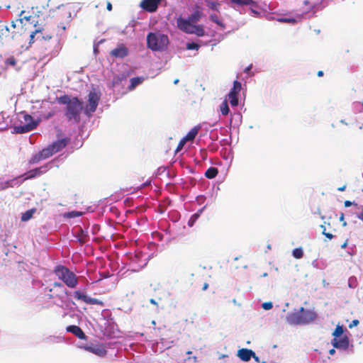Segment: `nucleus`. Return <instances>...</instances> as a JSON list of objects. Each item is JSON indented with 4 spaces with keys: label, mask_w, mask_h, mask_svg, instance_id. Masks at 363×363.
Returning <instances> with one entry per match:
<instances>
[{
    "label": "nucleus",
    "mask_w": 363,
    "mask_h": 363,
    "mask_svg": "<svg viewBox=\"0 0 363 363\" xmlns=\"http://www.w3.org/2000/svg\"><path fill=\"white\" fill-rule=\"evenodd\" d=\"M61 104L66 105L65 116L69 121L75 123L80 121V114L83 110V103L77 97L71 98L68 95H63L57 99Z\"/></svg>",
    "instance_id": "f257e3e1"
},
{
    "label": "nucleus",
    "mask_w": 363,
    "mask_h": 363,
    "mask_svg": "<svg viewBox=\"0 0 363 363\" xmlns=\"http://www.w3.org/2000/svg\"><path fill=\"white\" fill-rule=\"evenodd\" d=\"M317 318L315 312L311 310H305L301 307L298 312L289 314L286 317L287 321L291 325L308 324Z\"/></svg>",
    "instance_id": "f03ea898"
},
{
    "label": "nucleus",
    "mask_w": 363,
    "mask_h": 363,
    "mask_svg": "<svg viewBox=\"0 0 363 363\" xmlns=\"http://www.w3.org/2000/svg\"><path fill=\"white\" fill-rule=\"evenodd\" d=\"M54 273L67 287L74 289L77 286V277L67 267L57 265L54 269Z\"/></svg>",
    "instance_id": "7ed1b4c3"
},
{
    "label": "nucleus",
    "mask_w": 363,
    "mask_h": 363,
    "mask_svg": "<svg viewBox=\"0 0 363 363\" xmlns=\"http://www.w3.org/2000/svg\"><path fill=\"white\" fill-rule=\"evenodd\" d=\"M167 35L158 33H150L147 35V45L153 51H162L167 48Z\"/></svg>",
    "instance_id": "20e7f679"
},
{
    "label": "nucleus",
    "mask_w": 363,
    "mask_h": 363,
    "mask_svg": "<svg viewBox=\"0 0 363 363\" xmlns=\"http://www.w3.org/2000/svg\"><path fill=\"white\" fill-rule=\"evenodd\" d=\"M202 16V13L198 9L195 10L193 13L189 16L187 19L179 18L177 21V26L180 30L184 29V27H190L194 23H197Z\"/></svg>",
    "instance_id": "39448f33"
},
{
    "label": "nucleus",
    "mask_w": 363,
    "mask_h": 363,
    "mask_svg": "<svg viewBox=\"0 0 363 363\" xmlns=\"http://www.w3.org/2000/svg\"><path fill=\"white\" fill-rule=\"evenodd\" d=\"M99 101L100 94L96 91H90L88 95V103L84 110L85 114L90 116L94 113L96 110Z\"/></svg>",
    "instance_id": "423d86ee"
},
{
    "label": "nucleus",
    "mask_w": 363,
    "mask_h": 363,
    "mask_svg": "<svg viewBox=\"0 0 363 363\" xmlns=\"http://www.w3.org/2000/svg\"><path fill=\"white\" fill-rule=\"evenodd\" d=\"M241 89V83L237 80L234 81L233 86L227 96L232 106H237L238 105V94L240 92Z\"/></svg>",
    "instance_id": "0eeeda50"
},
{
    "label": "nucleus",
    "mask_w": 363,
    "mask_h": 363,
    "mask_svg": "<svg viewBox=\"0 0 363 363\" xmlns=\"http://www.w3.org/2000/svg\"><path fill=\"white\" fill-rule=\"evenodd\" d=\"M162 0H142L140 3V7L149 13L157 11Z\"/></svg>",
    "instance_id": "6e6552de"
},
{
    "label": "nucleus",
    "mask_w": 363,
    "mask_h": 363,
    "mask_svg": "<svg viewBox=\"0 0 363 363\" xmlns=\"http://www.w3.org/2000/svg\"><path fill=\"white\" fill-rule=\"evenodd\" d=\"M74 296L76 299L77 300H82L83 302L87 303V304H91V305H102L103 303L102 301L96 299V298H91L84 294H82L80 291H75L74 292Z\"/></svg>",
    "instance_id": "1a4fd4ad"
},
{
    "label": "nucleus",
    "mask_w": 363,
    "mask_h": 363,
    "mask_svg": "<svg viewBox=\"0 0 363 363\" xmlns=\"http://www.w3.org/2000/svg\"><path fill=\"white\" fill-rule=\"evenodd\" d=\"M333 346L338 350H345L349 347L350 340L347 336L344 335L332 340Z\"/></svg>",
    "instance_id": "9d476101"
},
{
    "label": "nucleus",
    "mask_w": 363,
    "mask_h": 363,
    "mask_svg": "<svg viewBox=\"0 0 363 363\" xmlns=\"http://www.w3.org/2000/svg\"><path fill=\"white\" fill-rule=\"evenodd\" d=\"M38 125V122H32V123H28L26 125H18L15 126L13 128V132L14 133L17 134H21L30 132L33 130H34Z\"/></svg>",
    "instance_id": "9b49d317"
},
{
    "label": "nucleus",
    "mask_w": 363,
    "mask_h": 363,
    "mask_svg": "<svg viewBox=\"0 0 363 363\" xmlns=\"http://www.w3.org/2000/svg\"><path fill=\"white\" fill-rule=\"evenodd\" d=\"M182 30L188 34H195L199 37L205 35L206 33L203 26L202 25H194L187 28L184 27V29H182Z\"/></svg>",
    "instance_id": "f8f14e48"
},
{
    "label": "nucleus",
    "mask_w": 363,
    "mask_h": 363,
    "mask_svg": "<svg viewBox=\"0 0 363 363\" xmlns=\"http://www.w3.org/2000/svg\"><path fill=\"white\" fill-rule=\"evenodd\" d=\"M128 54V48L123 45L120 44L117 48L112 50L110 55L116 58H123Z\"/></svg>",
    "instance_id": "ddd939ff"
},
{
    "label": "nucleus",
    "mask_w": 363,
    "mask_h": 363,
    "mask_svg": "<svg viewBox=\"0 0 363 363\" xmlns=\"http://www.w3.org/2000/svg\"><path fill=\"white\" fill-rule=\"evenodd\" d=\"M69 140L68 138H63L55 141L51 145H50V149L52 150V152L55 154L64 149L68 144Z\"/></svg>",
    "instance_id": "4468645a"
},
{
    "label": "nucleus",
    "mask_w": 363,
    "mask_h": 363,
    "mask_svg": "<svg viewBox=\"0 0 363 363\" xmlns=\"http://www.w3.org/2000/svg\"><path fill=\"white\" fill-rule=\"evenodd\" d=\"M86 350L98 355L99 357H104L106 354L107 351L103 345H91L86 347Z\"/></svg>",
    "instance_id": "2eb2a0df"
},
{
    "label": "nucleus",
    "mask_w": 363,
    "mask_h": 363,
    "mask_svg": "<svg viewBox=\"0 0 363 363\" xmlns=\"http://www.w3.org/2000/svg\"><path fill=\"white\" fill-rule=\"evenodd\" d=\"M254 355L255 352L252 350L242 348L238 351V357L244 362L250 361Z\"/></svg>",
    "instance_id": "dca6fc26"
},
{
    "label": "nucleus",
    "mask_w": 363,
    "mask_h": 363,
    "mask_svg": "<svg viewBox=\"0 0 363 363\" xmlns=\"http://www.w3.org/2000/svg\"><path fill=\"white\" fill-rule=\"evenodd\" d=\"M67 331L74 334L79 339L84 340L86 338V335L80 327L77 325H69L67 327Z\"/></svg>",
    "instance_id": "f3484780"
},
{
    "label": "nucleus",
    "mask_w": 363,
    "mask_h": 363,
    "mask_svg": "<svg viewBox=\"0 0 363 363\" xmlns=\"http://www.w3.org/2000/svg\"><path fill=\"white\" fill-rule=\"evenodd\" d=\"M13 35H11L10 28L6 24L0 21V39H8V38H13Z\"/></svg>",
    "instance_id": "a211bd4d"
},
{
    "label": "nucleus",
    "mask_w": 363,
    "mask_h": 363,
    "mask_svg": "<svg viewBox=\"0 0 363 363\" xmlns=\"http://www.w3.org/2000/svg\"><path fill=\"white\" fill-rule=\"evenodd\" d=\"M41 169L42 167H38L26 172L24 174H23V176H25L23 181L31 179L40 176L43 173Z\"/></svg>",
    "instance_id": "6ab92c4d"
},
{
    "label": "nucleus",
    "mask_w": 363,
    "mask_h": 363,
    "mask_svg": "<svg viewBox=\"0 0 363 363\" xmlns=\"http://www.w3.org/2000/svg\"><path fill=\"white\" fill-rule=\"evenodd\" d=\"M200 129V125H197L191 128L190 131L186 135V136L183 138V143H186L187 141L194 140Z\"/></svg>",
    "instance_id": "aec40b11"
},
{
    "label": "nucleus",
    "mask_w": 363,
    "mask_h": 363,
    "mask_svg": "<svg viewBox=\"0 0 363 363\" xmlns=\"http://www.w3.org/2000/svg\"><path fill=\"white\" fill-rule=\"evenodd\" d=\"M143 77H133L130 79V84L128 86L130 91L133 90L138 85L143 82Z\"/></svg>",
    "instance_id": "412c9836"
},
{
    "label": "nucleus",
    "mask_w": 363,
    "mask_h": 363,
    "mask_svg": "<svg viewBox=\"0 0 363 363\" xmlns=\"http://www.w3.org/2000/svg\"><path fill=\"white\" fill-rule=\"evenodd\" d=\"M218 174V169L216 167H211L205 172V176L208 179H213Z\"/></svg>",
    "instance_id": "4be33fe9"
},
{
    "label": "nucleus",
    "mask_w": 363,
    "mask_h": 363,
    "mask_svg": "<svg viewBox=\"0 0 363 363\" xmlns=\"http://www.w3.org/2000/svg\"><path fill=\"white\" fill-rule=\"evenodd\" d=\"M203 211V208H201L196 213H195L194 214H193L191 216V218H189V220L188 221V225L189 227H192L194 225V223H196L197 219L200 217V216L202 213Z\"/></svg>",
    "instance_id": "5701e85b"
},
{
    "label": "nucleus",
    "mask_w": 363,
    "mask_h": 363,
    "mask_svg": "<svg viewBox=\"0 0 363 363\" xmlns=\"http://www.w3.org/2000/svg\"><path fill=\"white\" fill-rule=\"evenodd\" d=\"M39 153L42 157L43 160L49 158L50 157L54 155V152H52V150L50 149V145L43 149L41 151L39 152Z\"/></svg>",
    "instance_id": "b1692460"
},
{
    "label": "nucleus",
    "mask_w": 363,
    "mask_h": 363,
    "mask_svg": "<svg viewBox=\"0 0 363 363\" xmlns=\"http://www.w3.org/2000/svg\"><path fill=\"white\" fill-rule=\"evenodd\" d=\"M231 2L240 6H256V3L252 0H231Z\"/></svg>",
    "instance_id": "393cba45"
},
{
    "label": "nucleus",
    "mask_w": 363,
    "mask_h": 363,
    "mask_svg": "<svg viewBox=\"0 0 363 363\" xmlns=\"http://www.w3.org/2000/svg\"><path fill=\"white\" fill-rule=\"evenodd\" d=\"M35 211H36L35 208H32V209L26 211L25 213H23L22 214L21 220L22 221H28L33 217V216Z\"/></svg>",
    "instance_id": "a878e982"
},
{
    "label": "nucleus",
    "mask_w": 363,
    "mask_h": 363,
    "mask_svg": "<svg viewBox=\"0 0 363 363\" xmlns=\"http://www.w3.org/2000/svg\"><path fill=\"white\" fill-rule=\"evenodd\" d=\"M220 111L221 114L223 116H227L229 113L230 109L228 107L227 99H225L220 104Z\"/></svg>",
    "instance_id": "bb28decb"
},
{
    "label": "nucleus",
    "mask_w": 363,
    "mask_h": 363,
    "mask_svg": "<svg viewBox=\"0 0 363 363\" xmlns=\"http://www.w3.org/2000/svg\"><path fill=\"white\" fill-rule=\"evenodd\" d=\"M343 332V327L342 325H337L332 335L334 337V338H337L339 337H342Z\"/></svg>",
    "instance_id": "cd10ccee"
},
{
    "label": "nucleus",
    "mask_w": 363,
    "mask_h": 363,
    "mask_svg": "<svg viewBox=\"0 0 363 363\" xmlns=\"http://www.w3.org/2000/svg\"><path fill=\"white\" fill-rule=\"evenodd\" d=\"M292 255L296 259H301L303 257V249L301 247L295 248L292 252Z\"/></svg>",
    "instance_id": "c85d7f7f"
},
{
    "label": "nucleus",
    "mask_w": 363,
    "mask_h": 363,
    "mask_svg": "<svg viewBox=\"0 0 363 363\" xmlns=\"http://www.w3.org/2000/svg\"><path fill=\"white\" fill-rule=\"evenodd\" d=\"M4 63L6 66L14 67L16 65V60L13 56H10L6 59Z\"/></svg>",
    "instance_id": "c756f323"
},
{
    "label": "nucleus",
    "mask_w": 363,
    "mask_h": 363,
    "mask_svg": "<svg viewBox=\"0 0 363 363\" xmlns=\"http://www.w3.org/2000/svg\"><path fill=\"white\" fill-rule=\"evenodd\" d=\"M41 160H43L42 157L40 156V153H37L35 154V155H33L31 159L29 160V163L30 164H36L39 162H40Z\"/></svg>",
    "instance_id": "7c9ffc66"
},
{
    "label": "nucleus",
    "mask_w": 363,
    "mask_h": 363,
    "mask_svg": "<svg viewBox=\"0 0 363 363\" xmlns=\"http://www.w3.org/2000/svg\"><path fill=\"white\" fill-rule=\"evenodd\" d=\"M41 34V29H35L34 31H33L30 35V41L29 43H33L35 42V38L36 35Z\"/></svg>",
    "instance_id": "2f4dec72"
},
{
    "label": "nucleus",
    "mask_w": 363,
    "mask_h": 363,
    "mask_svg": "<svg viewBox=\"0 0 363 363\" xmlns=\"http://www.w3.org/2000/svg\"><path fill=\"white\" fill-rule=\"evenodd\" d=\"M320 227L322 229V234L325 235L328 239L332 240L334 238V235L332 233L326 232L325 225H321Z\"/></svg>",
    "instance_id": "473e14b6"
},
{
    "label": "nucleus",
    "mask_w": 363,
    "mask_h": 363,
    "mask_svg": "<svg viewBox=\"0 0 363 363\" xmlns=\"http://www.w3.org/2000/svg\"><path fill=\"white\" fill-rule=\"evenodd\" d=\"M208 6L209 8H211L213 10H218V7L219 6L220 4L217 1H208Z\"/></svg>",
    "instance_id": "72a5a7b5"
},
{
    "label": "nucleus",
    "mask_w": 363,
    "mask_h": 363,
    "mask_svg": "<svg viewBox=\"0 0 363 363\" xmlns=\"http://www.w3.org/2000/svg\"><path fill=\"white\" fill-rule=\"evenodd\" d=\"M200 48V45L196 43H189L186 44L187 50H198Z\"/></svg>",
    "instance_id": "f704fd0d"
},
{
    "label": "nucleus",
    "mask_w": 363,
    "mask_h": 363,
    "mask_svg": "<svg viewBox=\"0 0 363 363\" xmlns=\"http://www.w3.org/2000/svg\"><path fill=\"white\" fill-rule=\"evenodd\" d=\"M23 119H24V121H25L26 123H32V122H38V123L40 122V120H38V121H34V120L33 119V117H32L30 115H29V114H25V115L23 116Z\"/></svg>",
    "instance_id": "c9c22d12"
},
{
    "label": "nucleus",
    "mask_w": 363,
    "mask_h": 363,
    "mask_svg": "<svg viewBox=\"0 0 363 363\" xmlns=\"http://www.w3.org/2000/svg\"><path fill=\"white\" fill-rule=\"evenodd\" d=\"M262 308L264 310H270L273 307V304L272 302H264L262 303Z\"/></svg>",
    "instance_id": "e433bc0d"
},
{
    "label": "nucleus",
    "mask_w": 363,
    "mask_h": 363,
    "mask_svg": "<svg viewBox=\"0 0 363 363\" xmlns=\"http://www.w3.org/2000/svg\"><path fill=\"white\" fill-rule=\"evenodd\" d=\"M210 19H211L213 22H214V23H217L218 25H221V23L219 21V20H218V16H217V15H216V14H212V15H211V16H210Z\"/></svg>",
    "instance_id": "4c0bfd02"
},
{
    "label": "nucleus",
    "mask_w": 363,
    "mask_h": 363,
    "mask_svg": "<svg viewBox=\"0 0 363 363\" xmlns=\"http://www.w3.org/2000/svg\"><path fill=\"white\" fill-rule=\"evenodd\" d=\"M359 322L358 320H353L352 323L350 324L349 328H352L354 326H357L359 324Z\"/></svg>",
    "instance_id": "58836bf2"
},
{
    "label": "nucleus",
    "mask_w": 363,
    "mask_h": 363,
    "mask_svg": "<svg viewBox=\"0 0 363 363\" xmlns=\"http://www.w3.org/2000/svg\"><path fill=\"white\" fill-rule=\"evenodd\" d=\"M123 79V77H118L117 78H115L113 81V85H115L116 84H118L119 82H121L122 79Z\"/></svg>",
    "instance_id": "ea45409f"
},
{
    "label": "nucleus",
    "mask_w": 363,
    "mask_h": 363,
    "mask_svg": "<svg viewBox=\"0 0 363 363\" xmlns=\"http://www.w3.org/2000/svg\"><path fill=\"white\" fill-rule=\"evenodd\" d=\"M55 115L54 111L49 112L47 116L44 117L45 119H48Z\"/></svg>",
    "instance_id": "a19ab883"
},
{
    "label": "nucleus",
    "mask_w": 363,
    "mask_h": 363,
    "mask_svg": "<svg viewBox=\"0 0 363 363\" xmlns=\"http://www.w3.org/2000/svg\"><path fill=\"white\" fill-rule=\"evenodd\" d=\"M280 21H281V22H294L295 20L294 19H291V18H281L280 20Z\"/></svg>",
    "instance_id": "79ce46f5"
},
{
    "label": "nucleus",
    "mask_w": 363,
    "mask_h": 363,
    "mask_svg": "<svg viewBox=\"0 0 363 363\" xmlns=\"http://www.w3.org/2000/svg\"><path fill=\"white\" fill-rule=\"evenodd\" d=\"M41 38H43V40H48L52 38V35H43L41 37Z\"/></svg>",
    "instance_id": "37998d69"
},
{
    "label": "nucleus",
    "mask_w": 363,
    "mask_h": 363,
    "mask_svg": "<svg viewBox=\"0 0 363 363\" xmlns=\"http://www.w3.org/2000/svg\"><path fill=\"white\" fill-rule=\"evenodd\" d=\"M185 143H183V138L180 140L179 145H178V147H177V150H180L181 148H182V147L184 146Z\"/></svg>",
    "instance_id": "c03bdc74"
},
{
    "label": "nucleus",
    "mask_w": 363,
    "mask_h": 363,
    "mask_svg": "<svg viewBox=\"0 0 363 363\" xmlns=\"http://www.w3.org/2000/svg\"><path fill=\"white\" fill-rule=\"evenodd\" d=\"M44 35L43 34V30H41V34H38V35H36V40H43V38H41L42 36H43Z\"/></svg>",
    "instance_id": "a18cd8bd"
},
{
    "label": "nucleus",
    "mask_w": 363,
    "mask_h": 363,
    "mask_svg": "<svg viewBox=\"0 0 363 363\" xmlns=\"http://www.w3.org/2000/svg\"><path fill=\"white\" fill-rule=\"evenodd\" d=\"M344 205L345 207H350L352 205V202H351L350 201H345Z\"/></svg>",
    "instance_id": "49530a36"
},
{
    "label": "nucleus",
    "mask_w": 363,
    "mask_h": 363,
    "mask_svg": "<svg viewBox=\"0 0 363 363\" xmlns=\"http://www.w3.org/2000/svg\"><path fill=\"white\" fill-rule=\"evenodd\" d=\"M106 9L108 11H111L112 10V4L111 2H107L106 4Z\"/></svg>",
    "instance_id": "de8ad7c7"
},
{
    "label": "nucleus",
    "mask_w": 363,
    "mask_h": 363,
    "mask_svg": "<svg viewBox=\"0 0 363 363\" xmlns=\"http://www.w3.org/2000/svg\"><path fill=\"white\" fill-rule=\"evenodd\" d=\"M52 286H53L54 287H62V286H63L62 284H61V283H60V282H54V283L52 284Z\"/></svg>",
    "instance_id": "09e8293b"
},
{
    "label": "nucleus",
    "mask_w": 363,
    "mask_h": 363,
    "mask_svg": "<svg viewBox=\"0 0 363 363\" xmlns=\"http://www.w3.org/2000/svg\"><path fill=\"white\" fill-rule=\"evenodd\" d=\"M208 288V283H204L203 286H202V290L203 291H205Z\"/></svg>",
    "instance_id": "8fccbe9b"
},
{
    "label": "nucleus",
    "mask_w": 363,
    "mask_h": 363,
    "mask_svg": "<svg viewBox=\"0 0 363 363\" xmlns=\"http://www.w3.org/2000/svg\"><path fill=\"white\" fill-rule=\"evenodd\" d=\"M252 357L255 359V362H259V358L255 354L254 357Z\"/></svg>",
    "instance_id": "3c124183"
},
{
    "label": "nucleus",
    "mask_w": 363,
    "mask_h": 363,
    "mask_svg": "<svg viewBox=\"0 0 363 363\" xmlns=\"http://www.w3.org/2000/svg\"><path fill=\"white\" fill-rule=\"evenodd\" d=\"M345 189H346V186H345V185H344V186H341V187L338 188V189H337V190H338V191H345Z\"/></svg>",
    "instance_id": "603ef678"
},
{
    "label": "nucleus",
    "mask_w": 363,
    "mask_h": 363,
    "mask_svg": "<svg viewBox=\"0 0 363 363\" xmlns=\"http://www.w3.org/2000/svg\"><path fill=\"white\" fill-rule=\"evenodd\" d=\"M323 74H324V73L322 70L318 71L317 73L318 77H323Z\"/></svg>",
    "instance_id": "864d4df0"
},
{
    "label": "nucleus",
    "mask_w": 363,
    "mask_h": 363,
    "mask_svg": "<svg viewBox=\"0 0 363 363\" xmlns=\"http://www.w3.org/2000/svg\"><path fill=\"white\" fill-rule=\"evenodd\" d=\"M150 302L152 304H154V305H156V306L157 305V302H156V301H155V299H153V298H151V299L150 300Z\"/></svg>",
    "instance_id": "5fc2aeb1"
},
{
    "label": "nucleus",
    "mask_w": 363,
    "mask_h": 363,
    "mask_svg": "<svg viewBox=\"0 0 363 363\" xmlns=\"http://www.w3.org/2000/svg\"><path fill=\"white\" fill-rule=\"evenodd\" d=\"M335 353V349H331V350H330V351H329V354H330L333 355V354H334Z\"/></svg>",
    "instance_id": "6e6d98bb"
},
{
    "label": "nucleus",
    "mask_w": 363,
    "mask_h": 363,
    "mask_svg": "<svg viewBox=\"0 0 363 363\" xmlns=\"http://www.w3.org/2000/svg\"><path fill=\"white\" fill-rule=\"evenodd\" d=\"M340 220L344 221V213H341V214H340Z\"/></svg>",
    "instance_id": "4d7b16f0"
},
{
    "label": "nucleus",
    "mask_w": 363,
    "mask_h": 363,
    "mask_svg": "<svg viewBox=\"0 0 363 363\" xmlns=\"http://www.w3.org/2000/svg\"><path fill=\"white\" fill-rule=\"evenodd\" d=\"M358 218H359L360 220H363V213H359V214L358 215Z\"/></svg>",
    "instance_id": "13d9d810"
},
{
    "label": "nucleus",
    "mask_w": 363,
    "mask_h": 363,
    "mask_svg": "<svg viewBox=\"0 0 363 363\" xmlns=\"http://www.w3.org/2000/svg\"><path fill=\"white\" fill-rule=\"evenodd\" d=\"M65 15H66L67 18H69L71 16L70 12H69V11H66Z\"/></svg>",
    "instance_id": "bf43d9fd"
},
{
    "label": "nucleus",
    "mask_w": 363,
    "mask_h": 363,
    "mask_svg": "<svg viewBox=\"0 0 363 363\" xmlns=\"http://www.w3.org/2000/svg\"><path fill=\"white\" fill-rule=\"evenodd\" d=\"M11 26L12 28H16V23H15V22L12 21V22H11Z\"/></svg>",
    "instance_id": "052dcab7"
},
{
    "label": "nucleus",
    "mask_w": 363,
    "mask_h": 363,
    "mask_svg": "<svg viewBox=\"0 0 363 363\" xmlns=\"http://www.w3.org/2000/svg\"><path fill=\"white\" fill-rule=\"evenodd\" d=\"M347 245V242H345L344 244L342 245V248H345Z\"/></svg>",
    "instance_id": "680f3d73"
},
{
    "label": "nucleus",
    "mask_w": 363,
    "mask_h": 363,
    "mask_svg": "<svg viewBox=\"0 0 363 363\" xmlns=\"http://www.w3.org/2000/svg\"><path fill=\"white\" fill-rule=\"evenodd\" d=\"M179 82V79H175L174 81V84H177Z\"/></svg>",
    "instance_id": "e2e57ef3"
},
{
    "label": "nucleus",
    "mask_w": 363,
    "mask_h": 363,
    "mask_svg": "<svg viewBox=\"0 0 363 363\" xmlns=\"http://www.w3.org/2000/svg\"><path fill=\"white\" fill-rule=\"evenodd\" d=\"M11 182H8L6 184H8V186L12 187L13 186L11 184H9Z\"/></svg>",
    "instance_id": "0e129e2a"
},
{
    "label": "nucleus",
    "mask_w": 363,
    "mask_h": 363,
    "mask_svg": "<svg viewBox=\"0 0 363 363\" xmlns=\"http://www.w3.org/2000/svg\"><path fill=\"white\" fill-rule=\"evenodd\" d=\"M62 29L63 30H65L66 27H65V26H62Z\"/></svg>",
    "instance_id": "69168bd1"
},
{
    "label": "nucleus",
    "mask_w": 363,
    "mask_h": 363,
    "mask_svg": "<svg viewBox=\"0 0 363 363\" xmlns=\"http://www.w3.org/2000/svg\"><path fill=\"white\" fill-rule=\"evenodd\" d=\"M250 67H247L245 71L248 72L250 70Z\"/></svg>",
    "instance_id": "338daca9"
},
{
    "label": "nucleus",
    "mask_w": 363,
    "mask_h": 363,
    "mask_svg": "<svg viewBox=\"0 0 363 363\" xmlns=\"http://www.w3.org/2000/svg\"><path fill=\"white\" fill-rule=\"evenodd\" d=\"M152 325H156L155 321V320H152Z\"/></svg>",
    "instance_id": "774afa93"
}]
</instances>
